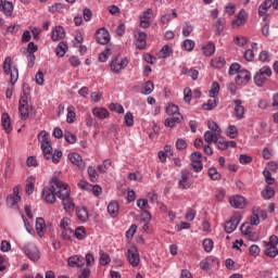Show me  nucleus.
<instances>
[{"instance_id":"obj_1","label":"nucleus","mask_w":278,"mask_h":278,"mask_svg":"<svg viewBox=\"0 0 278 278\" xmlns=\"http://www.w3.org/2000/svg\"><path fill=\"white\" fill-rule=\"evenodd\" d=\"M51 186L58 190L56 197L58 199H61L65 212H73V210H75V202L73 201V198H71V188H68V184L62 181L58 177H52Z\"/></svg>"},{"instance_id":"obj_2","label":"nucleus","mask_w":278,"mask_h":278,"mask_svg":"<svg viewBox=\"0 0 278 278\" xmlns=\"http://www.w3.org/2000/svg\"><path fill=\"white\" fill-rule=\"evenodd\" d=\"M38 141L40 143L45 160H51V151L53 149V147H51V135H49V132L46 130H42L38 135Z\"/></svg>"},{"instance_id":"obj_3","label":"nucleus","mask_w":278,"mask_h":278,"mask_svg":"<svg viewBox=\"0 0 278 278\" xmlns=\"http://www.w3.org/2000/svg\"><path fill=\"white\" fill-rule=\"evenodd\" d=\"M2 70L5 73V75H10L11 77V84L14 86L18 81V67L13 66L12 67V58L7 56L4 59Z\"/></svg>"},{"instance_id":"obj_4","label":"nucleus","mask_w":278,"mask_h":278,"mask_svg":"<svg viewBox=\"0 0 278 278\" xmlns=\"http://www.w3.org/2000/svg\"><path fill=\"white\" fill-rule=\"evenodd\" d=\"M58 190L55 187L51 185V180L49 181V186L45 187L41 192V199L49 205H53L55 201H58Z\"/></svg>"},{"instance_id":"obj_5","label":"nucleus","mask_w":278,"mask_h":278,"mask_svg":"<svg viewBox=\"0 0 278 278\" xmlns=\"http://www.w3.org/2000/svg\"><path fill=\"white\" fill-rule=\"evenodd\" d=\"M18 112L22 121H27V118H29V112H31V106H29V102L27 101V90L25 89V86L24 94L20 98Z\"/></svg>"},{"instance_id":"obj_6","label":"nucleus","mask_w":278,"mask_h":278,"mask_svg":"<svg viewBox=\"0 0 278 278\" xmlns=\"http://www.w3.org/2000/svg\"><path fill=\"white\" fill-rule=\"evenodd\" d=\"M193 184L194 178H192V173H190L188 169H182L178 181V188L180 190H189Z\"/></svg>"},{"instance_id":"obj_7","label":"nucleus","mask_w":278,"mask_h":278,"mask_svg":"<svg viewBox=\"0 0 278 278\" xmlns=\"http://www.w3.org/2000/svg\"><path fill=\"white\" fill-rule=\"evenodd\" d=\"M266 77H273V71L268 66H263L254 76V84L262 88L266 84Z\"/></svg>"},{"instance_id":"obj_8","label":"nucleus","mask_w":278,"mask_h":278,"mask_svg":"<svg viewBox=\"0 0 278 278\" xmlns=\"http://www.w3.org/2000/svg\"><path fill=\"white\" fill-rule=\"evenodd\" d=\"M242 222V215L240 213H235L229 220H227L224 225V231L226 233H233L236 229H238V226Z\"/></svg>"},{"instance_id":"obj_9","label":"nucleus","mask_w":278,"mask_h":278,"mask_svg":"<svg viewBox=\"0 0 278 278\" xmlns=\"http://www.w3.org/2000/svg\"><path fill=\"white\" fill-rule=\"evenodd\" d=\"M127 64H129V61L127 58H121L117 56L111 62V71L112 73H115L118 75L123 70L127 68Z\"/></svg>"},{"instance_id":"obj_10","label":"nucleus","mask_w":278,"mask_h":278,"mask_svg":"<svg viewBox=\"0 0 278 278\" xmlns=\"http://www.w3.org/2000/svg\"><path fill=\"white\" fill-rule=\"evenodd\" d=\"M24 253L31 262H38L40 260V250L34 243H26L24 245Z\"/></svg>"},{"instance_id":"obj_11","label":"nucleus","mask_w":278,"mask_h":278,"mask_svg":"<svg viewBox=\"0 0 278 278\" xmlns=\"http://www.w3.org/2000/svg\"><path fill=\"white\" fill-rule=\"evenodd\" d=\"M235 81L238 86H247L251 81V72L247 70L239 71Z\"/></svg>"},{"instance_id":"obj_12","label":"nucleus","mask_w":278,"mask_h":278,"mask_svg":"<svg viewBox=\"0 0 278 278\" xmlns=\"http://www.w3.org/2000/svg\"><path fill=\"white\" fill-rule=\"evenodd\" d=\"M229 203L231 207H235L237 210H243V207H247V199L242 195H232L229 199Z\"/></svg>"},{"instance_id":"obj_13","label":"nucleus","mask_w":278,"mask_h":278,"mask_svg":"<svg viewBox=\"0 0 278 278\" xmlns=\"http://www.w3.org/2000/svg\"><path fill=\"white\" fill-rule=\"evenodd\" d=\"M127 260L129 264L134 266V268L140 264V254L136 248H131L127 251Z\"/></svg>"},{"instance_id":"obj_14","label":"nucleus","mask_w":278,"mask_h":278,"mask_svg":"<svg viewBox=\"0 0 278 278\" xmlns=\"http://www.w3.org/2000/svg\"><path fill=\"white\" fill-rule=\"evenodd\" d=\"M20 192H21V188L15 187L13 189V194L8 195L7 205L9 207H14L16 205V203H18V201H21Z\"/></svg>"},{"instance_id":"obj_15","label":"nucleus","mask_w":278,"mask_h":278,"mask_svg":"<svg viewBox=\"0 0 278 278\" xmlns=\"http://www.w3.org/2000/svg\"><path fill=\"white\" fill-rule=\"evenodd\" d=\"M153 16V10L148 9L144 11L140 16V27H143V29H147L151 25V17Z\"/></svg>"},{"instance_id":"obj_16","label":"nucleus","mask_w":278,"mask_h":278,"mask_svg":"<svg viewBox=\"0 0 278 278\" xmlns=\"http://www.w3.org/2000/svg\"><path fill=\"white\" fill-rule=\"evenodd\" d=\"M218 264V258L215 256H207L205 260L200 262V268L202 270H210V268H214Z\"/></svg>"},{"instance_id":"obj_17","label":"nucleus","mask_w":278,"mask_h":278,"mask_svg":"<svg viewBox=\"0 0 278 278\" xmlns=\"http://www.w3.org/2000/svg\"><path fill=\"white\" fill-rule=\"evenodd\" d=\"M96 39L99 45H108L110 42V33L105 28L97 30Z\"/></svg>"},{"instance_id":"obj_18","label":"nucleus","mask_w":278,"mask_h":278,"mask_svg":"<svg viewBox=\"0 0 278 278\" xmlns=\"http://www.w3.org/2000/svg\"><path fill=\"white\" fill-rule=\"evenodd\" d=\"M0 12H3L4 16H12L14 4L8 0H0Z\"/></svg>"},{"instance_id":"obj_19","label":"nucleus","mask_w":278,"mask_h":278,"mask_svg":"<svg viewBox=\"0 0 278 278\" xmlns=\"http://www.w3.org/2000/svg\"><path fill=\"white\" fill-rule=\"evenodd\" d=\"M65 36L66 31L64 30V27L55 26L51 33V40H53V42H58V40H64Z\"/></svg>"},{"instance_id":"obj_20","label":"nucleus","mask_w":278,"mask_h":278,"mask_svg":"<svg viewBox=\"0 0 278 278\" xmlns=\"http://www.w3.org/2000/svg\"><path fill=\"white\" fill-rule=\"evenodd\" d=\"M67 262L72 268H81V266L86 264V258H84V256L75 255L71 256Z\"/></svg>"},{"instance_id":"obj_21","label":"nucleus","mask_w":278,"mask_h":278,"mask_svg":"<svg viewBox=\"0 0 278 278\" xmlns=\"http://www.w3.org/2000/svg\"><path fill=\"white\" fill-rule=\"evenodd\" d=\"M247 23V12L241 10L239 14L232 20V27H242Z\"/></svg>"},{"instance_id":"obj_22","label":"nucleus","mask_w":278,"mask_h":278,"mask_svg":"<svg viewBox=\"0 0 278 278\" xmlns=\"http://www.w3.org/2000/svg\"><path fill=\"white\" fill-rule=\"evenodd\" d=\"M240 231L243 236H248L249 240H257V236L253 233L250 223L242 224L240 227Z\"/></svg>"},{"instance_id":"obj_23","label":"nucleus","mask_w":278,"mask_h":278,"mask_svg":"<svg viewBox=\"0 0 278 278\" xmlns=\"http://www.w3.org/2000/svg\"><path fill=\"white\" fill-rule=\"evenodd\" d=\"M235 103V116L238 121L244 118V106L242 105V100H233Z\"/></svg>"},{"instance_id":"obj_24","label":"nucleus","mask_w":278,"mask_h":278,"mask_svg":"<svg viewBox=\"0 0 278 278\" xmlns=\"http://www.w3.org/2000/svg\"><path fill=\"white\" fill-rule=\"evenodd\" d=\"M92 114L96 118H99V121H105V118L110 116V111L105 108H94Z\"/></svg>"},{"instance_id":"obj_25","label":"nucleus","mask_w":278,"mask_h":278,"mask_svg":"<svg viewBox=\"0 0 278 278\" xmlns=\"http://www.w3.org/2000/svg\"><path fill=\"white\" fill-rule=\"evenodd\" d=\"M201 49L203 55H206V58H210L211 55H214V53H216V46L214 45V42L202 43Z\"/></svg>"},{"instance_id":"obj_26","label":"nucleus","mask_w":278,"mask_h":278,"mask_svg":"<svg viewBox=\"0 0 278 278\" xmlns=\"http://www.w3.org/2000/svg\"><path fill=\"white\" fill-rule=\"evenodd\" d=\"M119 212H121V207L118 205V202L111 201L108 205V213L111 216V218H116Z\"/></svg>"},{"instance_id":"obj_27","label":"nucleus","mask_w":278,"mask_h":278,"mask_svg":"<svg viewBox=\"0 0 278 278\" xmlns=\"http://www.w3.org/2000/svg\"><path fill=\"white\" fill-rule=\"evenodd\" d=\"M67 157L72 164H74L75 166H78V168H84L85 165H84V160H81V155L73 152V153H70Z\"/></svg>"},{"instance_id":"obj_28","label":"nucleus","mask_w":278,"mask_h":278,"mask_svg":"<svg viewBox=\"0 0 278 278\" xmlns=\"http://www.w3.org/2000/svg\"><path fill=\"white\" fill-rule=\"evenodd\" d=\"M76 216L80 223H87L89 215H88V210L84 206H78L75 208Z\"/></svg>"},{"instance_id":"obj_29","label":"nucleus","mask_w":278,"mask_h":278,"mask_svg":"<svg viewBox=\"0 0 278 278\" xmlns=\"http://www.w3.org/2000/svg\"><path fill=\"white\" fill-rule=\"evenodd\" d=\"M181 121H184V115L168 117L165 119L164 125L165 127H170L173 129L174 127H177V124H180Z\"/></svg>"},{"instance_id":"obj_30","label":"nucleus","mask_w":278,"mask_h":278,"mask_svg":"<svg viewBox=\"0 0 278 278\" xmlns=\"http://www.w3.org/2000/svg\"><path fill=\"white\" fill-rule=\"evenodd\" d=\"M255 51H257V42H252L251 49L244 52V60H247V62H253V60H255Z\"/></svg>"},{"instance_id":"obj_31","label":"nucleus","mask_w":278,"mask_h":278,"mask_svg":"<svg viewBox=\"0 0 278 278\" xmlns=\"http://www.w3.org/2000/svg\"><path fill=\"white\" fill-rule=\"evenodd\" d=\"M1 121L5 134H12V123L10 121V114L3 113L1 116Z\"/></svg>"},{"instance_id":"obj_32","label":"nucleus","mask_w":278,"mask_h":278,"mask_svg":"<svg viewBox=\"0 0 278 278\" xmlns=\"http://www.w3.org/2000/svg\"><path fill=\"white\" fill-rule=\"evenodd\" d=\"M135 45L140 50L144 49V47H147V34L138 33Z\"/></svg>"},{"instance_id":"obj_33","label":"nucleus","mask_w":278,"mask_h":278,"mask_svg":"<svg viewBox=\"0 0 278 278\" xmlns=\"http://www.w3.org/2000/svg\"><path fill=\"white\" fill-rule=\"evenodd\" d=\"M219 136H220V134H218V132H213V131L206 130L204 132V140H205V142H207V144H212V142H218Z\"/></svg>"},{"instance_id":"obj_34","label":"nucleus","mask_w":278,"mask_h":278,"mask_svg":"<svg viewBox=\"0 0 278 278\" xmlns=\"http://www.w3.org/2000/svg\"><path fill=\"white\" fill-rule=\"evenodd\" d=\"M67 51H68V45L65 41L59 42L55 49V53L58 58H64Z\"/></svg>"},{"instance_id":"obj_35","label":"nucleus","mask_w":278,"mask_h":278,"mask_svg":"<svg viewBox=\"0 0 278 278\" xmlns=\"http://www.w3.org/2000/svg\"><path fill=\"white\" fill-rule=\"evenodd\" d=\"M273 8V0H265L260 7H258V14L261 16H265L266 12Z\"/></svg>"},{"instance_id":"obj_36","label":"nucleus","mask_w":278,"mask_h":278,"mask_svg":"<svg viewBox=\"0 0 278 278\" xmlns=\"http://www.w3.org/2000/svg\"><path fill=\"white\" fill-rule=\"evenodd\" d=\"M35 227H36V231H37L38 236H39L40 238H42L43 231H45V227H47V225L45 224V218L38 217V218L36 219V225H35Z\"/></svg>"},{"instance_id":"obj_37","label":"nucleus","mask_w":278,"mask_h":278,"mask_svg":"<svg viewBox=\"0 0 278 278\" xmlns=\"http://www.w3.org/2000/svg\"><path fill=\"white\" fill-rule=\"evenodd\" d=\"M166 114H168V116H172V117L181 116V113H179V106L173 103H169L166 106Z\"/></svg>"},{"instance_id":"obj_38","label":"nucleus","mask_w":278,"mask_h":278,"mask_svg":"<svg viewBox=\"0 0 278 278\" xmlns=\"http://www.w3.org/2000/svg\"><path fill=\"white\" fill-rule=\"evenodd\" d=\"M227 64V61H225V58L223 56H216L211 61V66L213 68H223Z\"/></svg>"},{"instance_id":"obj_39","label":"nucleus","mask_w":278,"mask_h":278,"mask_svg":"<svg viewBox=\"0 0 278 278\" xmlns=\"http://www.w3.org/2000/svg\"><path fill=\"white\" fill-rule=\"evenodd\" d=\"M153 90H155V85L153 84V81L148 80L141 87V94H151Z\"/></svg>"},{"instance_id":"obj_40","label":"nucleus","mask_w":278,"mask_h":278,"mask_svg":"<svg viewBox=\"0 0 278 278\" xmlns=\"http://www.w3.org/2000/svg\"><path fill=\"white\" fill-rule=\"evenodd\" d=\"M86 236H87L86 228L83 226H79L74 231V238H76L77 240H85Z\"/></svg>"},{"instance_id":"obj_41","label":"nucleus","mask_w":278,"mask_h":278,"mask_svg":"<svg viewBox=\"0 0 278 278\" xmlns=\"http://www.w3.org/2000/svg\"><path fill=\"white\" fill-rule=\"evenodd\" d=\"M75 118H76V114H75V106L70 105L67 108V116H66V121L70 125H73V123H75Z\"/></svg>"},{"instance_id":"obj_42","label":"nucleus","mask_w":278,"mask_h":278,"mask_svg":"<svg viewBox=\"0 0 278 278\" xmlns=\"http://www.w3.org/2000/svg\"><path fill=\"white\" fill-rule=\"evenodd\" d=\"M61 238L72 241L75 238V231L71 228H65L61 232Z\"/></svg>"},{"instance_id":"obj_43","label":"nucleus","mask_w":278,"mask_h":278,"mask_svg":"<svg viewBox=\"0 0 278 278\" xmlns=\"http://www.w3.org/2000/svg\"><path fill=\"white\" fill-rule=\"evenodd\" d=\"M265 255H267L268 257H277L278 255V249L277 245H266L265 249Z\"/></svg>"},{"instance_id":"obj_44","label":"nucleus","mask_w":278,"mask_h":278,"mask_svg":"<svg viewBox=\"0 0 278 278\" xmlns=\"http://www.w3.org/2000/svg\"><path fill=\"white\" fill-rule=\"evenodd\" d=\"M262 197L266 200L273 199V197H275V190L270 186H267L265 190L262 191Z\"/></svg>"},{"instance_id":"obj_45","label":"nucleus","mask_w":278,"mask_h":278,"mask_svg":"<svg viewBox=\"0 0 278 278\" xmlns=\"http://www.w3.org/2000/svg\"><path fill=\"white\" fill-rule=\"evenodd\" d=\"M88 175H89V179H90V181H92V184H94V181H98L99 173H97V169L93 166L88 167Z\"/></svg>"},{"instance_id":"obj_46","label":"nucleus","mask_w":278,"mask_h":278,"mask_svg":"<svg viewBox=\"0 0 278 278\" xmlns=\"http://www.w3.org/2000/svg\"><path fill=\"white\" fill-rule=\"evenodd\" d=\"M202 245L206 253H212L214 249V241H212V239H204Z\"/></svg>"},{"instance_id":"obj_47","label":"nucleus","mask_w":278,"mask_h":278,"mask_svg":"<svg viewBox=\"0 0 278 278\" xmlns=\"http://www.w3.org/2000/svg\"><path fill=\"white\" fill-rule=\"evenodd\" d=\"M109 110H111V112H116L117 114H125V109L118 103H111Z\"/></svg>"},{"instance_id":"obj_48","label":"nucleus","mask_w":278,"mask_h":278,"mask_svg":"<svg viewBox=\"0 0 278 278\" xmlns=\"http://www.w3.org/2000/svg\"><path fill=\"white\" fill-rule=\"evenodd\" d=\"M61 159H62V151L61 150H55L54 153H53V150H51L50 160L53 162V164H59Z\"/></svg>"},{"instance_id":"obj_49","label":"nucleus","mask_w":278,"mask_h":278,"mask_svg":"<svg viewBox=\"0 0 278 278\" xmlns=\"http://www.w3.org/2000/svg\"><path fill=\"white\" fill-rule=\"evenodd\" d=\"M195 47L194 40L192 39H186L182 42V49H185V51H193Z\"/></svg>"},{"instance_id":"obj_50","label":"nucleus","mask_w":278,"mask_h":278,"mask_svg":"<svg viewBox=\"0 0 278 278\" xmlns=\"http://www.w3.org/2000/svg\"><path fill=\"white\" fill-rule=\"evenodd\" d=\"M263 176L265 177V181L268 186H273L275 184V178H273V174L268 169L263 170Z\"/></svg>"},{"instance_id":"obj_51","label":"nucleus","mask_w":278,"mask_h":278,"mask_svg":"<svg viewBox=\"0 0 278 278\" xmlns=\"http://www.w3.org/2000/svg\"><path fill=\"white\" fill-rule=\"evenodd\" d=\"M218 105V101L216 98H212L207 101V103L203 104V110H214Z\"/></svg>"},{"instance_id":"obj_52","label":"nucleus","mask_w":278,"mask_h":278,"mask_svg":"<svg viewBox=\"0 0 278 278\" xmlns=\"http://www.w3.org/2000/svg\"><path fill=\"white\" fill-rule=\"evenodd\" d=\"M226 135L228 136V138H237L238 137V128L236 127V125H230L226 131Z\"/></svg>"},{"instance_id":"obj_53","label":"nucleus","mask_w":278,"mask_h":278,"mask_svg":"<svg viewBox=\"0 0 278 278\" xmlns=\"http://www.w3.org/2000/svg\"><path fill=\"white\" fill-rule=\"evenodd\" d=\"M64 139L66 142H68V144H75V142H77V136H75L71 131H65Z\"/></svg>"},{"instance_id":"obj_54","label":"nucleus","mask_w":278,"mask_h":278,"mask_svg":"<svg viewBox=\"0 0 278 278\" xmlns=\"http://www.w3.org/2000/svg\"><path fill=\"white\" fill-rule=\"evenodd\" d=\"M207 127H208V131H213V132H215V134H222V131H220V127L218 126V124H216V122H214V121H208V123H207Z\"/></svg>"},{"instance_id":"obj_55","label":"nucleus","mask_w":278,"mask_h":278,"mask_svg":"<svg viewBox=\"0 0 278 278\" xmlns=\"http://www.w3.org/2000/svg\"><path fill=\"white\" fill-rule=\"evenodd\" d=\"M220 91V85L218 83H213L211 90L208 92L210 97L212 98H216V94H218V92Z\"/></svg>"},{"instance_id":"obj_56","label":"nucleus","mask_w":278,"mask_h":278,"mask_svg":"<svg viewBox=\"0 0 278 278\" xmlns=\"http://www.w3.org/2000/svg\"><path fill=\"white\" fill-rule=\"evenodd\" d=\"M89 192H92L94 197H101L103 194V188L99 185H91Z\"/></svg>"},{"instance_id":"obj_57","label":"nucleus","mask_w":278,"mask_h":278,"mask_svg":"<svg viewBox=\"0 0 278 278\" xmlns=\"http://www.w3.org/2000/svg\"><path fill=\"white\" fill-rule=\"evenodd\" d=\"M110 262H112V260L110 258V254H108L105 252H101L100 253V264L102 266H108V264H110Z\"/></svg>"},{"instance_id":"obj_58","label":"nucleus","mask_w":278,"mask_h":278,"mask_svg":"<svg viewBox=\"0 0 278 278\" xmlns=\"http://www.w3.org/2000/svg\"><path fill=\"white\" fill-rule=\"evenodd\" d=\"M63 10H64V4L60 2H56L49 8V12H51V14H55V12H62Z\"/></svg>"},{"instance_id":"obj_59","label":"nucleus","mask_w":278,"mask_h":278,"mask_svg":"<svg viewBox=\"0 0 278 278\" xmlns=\"http://www.w3.org/2000/svg\"><path fill=\"white\" fill-rule=\"evenodd\" d=\"M126 127H134V114L127 112L124 116Z\"/></svg>"},{"instance_id":"obj_60","label":"nucleus","mask_w":278,"mask_h":278,"mask_svg":"<svg viewBox=\"0 0 278 278\" xmlns=\"http://www.w3.org/2000/svg\"><path fill=\"white\" fill-rule=\"evenodd\" d=\"M233 42L235 45H238V47H244L247 42H249V39H247V37L237 36L233 38Z\"/></svg>"},{"instance_id":"obj_61","label":"nucleus","mask_w":278,"mask_h":278,"mask_svg":"<svg viewBox=\"0 0 278 278\" xmlns=\"http://www.w3.org/2000/svg\"><path fill=\"white\" fill-rule=\"evenodd\" d=\"M160 58L166 59L170 56V48L168 46H163L159 53Z\"/></svg>"},{"instance_id":"obj_62","label":"nucleus","mask_w":278,"mask_h":278,"mask_svg":"<svg viewBox=\"0 0 278 278\" xmlns=\"http://www.w3.org/2000/svg\"><path fill=\"white\" fill-rule=\"evenodd\" d=\"M240 64L238 63H232L229 67V75H238V73H240Z\"/></svg>"},{"instance_id":"obj_63","label":"nucleus","mask_w":278,"mask_h":278,"mask_svg":"<svg viewBox=\"0 0 278 278\" xmlns=\"http://www.w3.org/2000/svg\"><path fill=\"white\" fill-rule=\"evenodd\" d=\"M193 27L192 25L186 23L182 27V36H185L186 38H188V36H190V33L193 31Z\"/></svg>"},{"instance_id":"obj_64","label":"nucleus","mask_w":278,"mask_h":278,"mask_svg":"<svg viewBox=\"0 0 278 278\" xmlns=\"http://www.w3.org/2000/svg\"><path fill=\"white\" fill-rule=\"evenodd\" d=\"M78 278H90V268L85 267V268L80 269V271L78 274Z\"/></svg>"}]
</instances>
